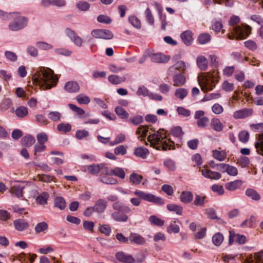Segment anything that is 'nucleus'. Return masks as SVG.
<instances>
[{
    "label": "nucleus",
    "instance_id": "obj_17",
    "mask_svg": "<svg viewBox=\"0 0 263 263\" xmlns=\"http://www.w3.org/2000/svg\"><path fill=\"white\" fill-rule=\"evenodd\" d=\"M242 184V181L240 180H235L225 184V187L227 190L234 191L240 187Z\"/></svg>",
    "mask_w": 263,
    "mask_h": 263
},
{
    "label": "nucleus",
    "instance_id": "obj_13",
    "mask_svg": "<svg viewBox=\"0 0 263 263\" xmlns=\"http://www.w3.org/2000/svg\"><path fill=\"white\" fill-rule=\"evenodd\" d=\"M112 208L116 211L122 212L124 213H128L132 211L129 206L125 205L120 201H116L112 203Z\"/></svg>",
    "mask_w": 263,
    "mask_h": 263
},
{
    "label": "nucleus",
    "instance_id": "obj_26",
    "mask_svg": "<svg viewBox=\"0 0 263 263\" xmlns=\"http://www.w3.org/2000/svg\"><path fill=\"white\" fill-rule=\"evenodd\" d=\"M24 187L21 185H13L10 190V192L12 194L15 195L17 197L20 198L23 195V190Z\"/></svg>",
    "mask_w": 263,
    "mask_h": 263
},
{
    "label": "nucleus",
    "instance_id": "obj_54",
    "mask_svg": "<svg viewBox=\"0 0 263 263\" xmlns=\"http://www.w3.org/2000/svg\"><path fill=\"white\" fill-rule=\"evenodd\" d=\"M16 12L7 13L0 9V17L4 20H10L15 16Z\"/></svg>",
    "mask_w": 263,
    "mask_h": 263
},
{
    "label": "nucleus",
    "instance_id": "obj_18",
    "mask_svg": "<svg viewBox=\"0 0 263 263\" xmlns=\"http://www.w3.org/2000/svg\"><path fill=\"white\" fill-rule=\"evenodd\" d=\"M15 229L18 231H23L28 229V223L23 219H17L14 221Z\"/></svg>",
    "mask_w": 263,
    "mask_h": 263
},
{
    "label": "nucleus",
    "instance_id": "obj_60",
    "mask_svg": "<svg viewBox=\"0 0 263 263\" xmlns=\"http://www.w3.org/2000/svg\"><path fill=\"white\" fill-rule=\"evenodd\" d=\"M209 123V119L206 117H202L201 119L197 120V125L200 128L205 127Z\"/></svg>",
    "mask_w": 263,
    "mask_h": 263
},
{
    "label": "nucleus",
    "instance_id": "obj_50",
    "mask_svg": "<svg viewBox=\"0 0 263 263\" xmlns=\"http://www.w3.org/2000/svg\"><path fill=\"white\" fill-rule=\"evenodd\" d=\"M37 143L45 144V143L48 141V137L45 133H40L36 135Z\"/></svg>",
    "mask_w": 263,
    "mask_h": 263
},
{
    "label": "nucleus",
    "instance_id": "obj_62",
    "mask_svg": "<svg viewBox=\"0 0 263 263\" xmlns=\"http://www.w3.org/2000/svg\"><path fill=\"white\" fill-rule=\"evenodd\" d=\"M252 263H263V252L255 253Z\"/></svg>",
    "mask_w": 263,
    "mask_h": 263
},
{
    "label": "nucleus",
    "instance_id": "obj_52",
    "mask_svg": "<svg viewBox=\"0 0 263 263\" xmlns=\"http://www.w3.org/2000/svg\"><path fill=\"white\" fill-rule=\"evenodd\" d=\"M149 220L152 224L157 226H162L164 223V220L154 215L151 216L149 218Z\"/></svg>",
    "mask_w": 263,
    "mask_h": 263
},
{
    "label": "nucleus",
    "instance_id": "obj_44",
    "mask_svg": "<svg viewBox=\"0 0 263 263\" xmlns=\"http://www.w3.org/2000/svg\"><path fill=\"white\" fill-rule=\"evenodd\" d=\"M111 176L114 175L119 177L121 179H124L125 178V173L123 168L120 167H115L113 169H111Z\"/></svg>",
    "mask_w": 263,
    "mask_h": 263
},
{
    "label": "nucleus",
    "instance_id": "obj_35",
    "mask_svg": "<svg viewBox=\"0 0 263 263\" xmlns=\"http://www.w3.org/2000/svg\"><path fill=\"white\" fill-rule=\"evenodd\" d=\"M62 114L58 111H49L48 114V118L53 122H58L61 120Z\"/></svg>",
    "mask_w": 263,
    "mask_h": 263
},
{
    "label": "nucleus",
    "instance_id": "obj_63",
    "mask_svg": "<svg viewBox=\"0 0 263 263\" xmlns=\"http://www.w3.org/2000/svg\"><path fill=\"white\" fill-rule=\"evenodd\" d=\"M77 101L80 104H88L90 100L86 96L83 95H80L77 97Z\"/></svg>",
    "mask_w": 263,
    "mask_h": 263
},
{
    "label": "nucleus",
    "instance_id": "obj_19",
    "mask_svg": "<svg viewBox=\"0 0 263 263\" xmlns=\"http://www.w3.org/2000/svg\"><path fill=\"white\" fill-rule=\"evenodd\" d=\"M180 201L185 203H190L193 199V195L190 191H183L180 196Z\"/></svg>",
    "mask_w": 263,
    "mask_h": 263
},
{
    "label": "nucleus",
    "instance_id": "obj_42",
    "mask_svg": "<svg viewBox=\"0 0 263 263\" xmlns=\"http://www.w3.org/2000/svg\"><path fill=\"white\" fill-rule=\"evenodd\" d=\"M37 178L41 181L44 182L46 183H50L52 181H55L54 180V177L52 176L49 175H45V174H42V175H37L36 176Z\"/></svg>",
    "mask_w": 263,
    "mask_h": 263
},
{
    "label": "nucleus",
    "instance_id": "obj_53",
    "mask_svg": "<svg viewBox=\"0 0 263 263\" xmlns=\"http://www.w3.org/2000/svg\"><path fill=\"white\" fill-rule=\"evenodd\" d=\"M179 231V226L176 223L175 221L172 222L167 228V231L169 233H177Z\"/></svg>",
    "mask_w": 263,
    "mask_h": 263
},
{
    "label": "nucleus",
    "instance_id": "obj_25",
    "mask_svg": "<svg viewBox=\"0 0 263 263\" xmlns=\"http://www.w3.org/2000/svg\"><path fill=\"white\" fill-rule=\"evenodd\" d=\"M186 79L184 76L181 74H175L173 77L174 86H181L184 84Z\"/></svg>",
    "mask_w": 263,
    "mask_h": 263
},
{
    "label": "nucleus",
    "instance_id": "obj_41",
    "mask_svg": "<svg viewBox=\"0 0 263 263\" xmlns=\"http://www.w3.org/2000/svg\"><path fill=\"white\" fill-rule=\"evenodd\" d=\"M54 206L62 210L65 208L66 203L63 198L61 197H57L54 201Z\"/></svg>",
    "mask_w": 263,
    "mask_h": 263
},
{
    "label": "nucleus",
    "instance_id": "obj_3",
    "mask_svg": "<svg viewBox=\"0 0 263 263\" xmlns=\"http://www.w3.org/2000/svg\"><path fill=\"white\" fill-rule=\"evenodd\" d=\"M240 22V18L236 15L232 16L229 21V25L233 27L232 29V34H228V37L232 40L236 36V39L237 40H243L248 36L251 33V28L247 25H242L241 26H236Z\"/></svg>",
    "mask_w": 263,
    "mask_h": 263
},
{
    "label": "nucleus",
    "instance_id": "obj_49",
    "mask_svg": "<svg viewBox=\"0 0 263 263\" xmlns=\"http://www.w3.org/2000/svg\"><path fill=\"white\" fill-rule=\"evenodd\" d=\"M142 179V176L137 173H132L129 177V180L134 184H139Z\"/></svg>",
    "mask_w": 263,
    "mask_h": 263
},
{
    "label": "nucleus",
    "instance_id": "obj_24",
    "mask_svg": "<svg viewBox=\"0 0 263 263\" xmlns=\"http://www.w3.org/2000/svg\"><path fill=\"white\" fill-rule=\"evenodd\" d=\"M257 153L263 156V134L258 135L257 141L255 143Z\"/></svg>",
    "mask_w": 263,
    "mask_h": 263
},
{
    "label": "nucleus",
    "instance_id": "obj_12",
    "mask_svg": "<svg viewBox=\"0 0 263 263\" xmlns=\"http://www.w3.org/2000/svg\"><path fill=\"white\" fill-rule=\"evenodd\" d=\"M107 206V202L103 199H98L93 206L95 212L98 213H103Z\"/></svg>",
    "mask_w": 263,
    "mask_h": 263
},
{
    "label": "nucleus",
    "instance_id": "obj_11",
    "mask_svg": "<svg viewBox=\"0 0 263 263\" xmlns=\"http://www.w3.org/2000/svg\"><path fill=\"white\" fill-rule=\"evenodd\" d=\"M116 257L119 261L125 263H133L135 262V259L130 255L123 252H117L116 254Z\"/></svg>",
    "mask_w": 263,
    "mask_h": 263
},
{
    "label": "nucleus",
    "instance_id": "obj_55",
    "mask_svg": "<svg viewBox=\"0 0 263 263\" xmlns=\"http://www.w3.org/2000/svg\"><path fill=\"white\" fill-rule=\"evenodd\" d=\"M71 128V125L68 123H62L57 125V129L64 133L69 132Z\"/></svg>",
    "mask_w": 263,
    "mask_h": 263
},
{
    "label": "nucleus",
    "instance_id": "obj_15",
    "mask_svg": "<svg viewBox=\"0 0 263 263\" xmlns=\"http://www.w3.org/2000/svg\"><path fill=\"white\" fill-rule=\"evenodd\" d=\"M129 239L131 243L138 245H143L146 242L145 239L144 237L136 233H132L129 236Z\"/></svg>",
    "mask_w": 263,
    "mask_h": 263
},
{
    "label": "nucleus",
    "instance_id": "obj_47",
    "mask_svg": "<svg viewBox=\"0 0 263 263\" xmlns=\"http://www.w3.org/2000/svg\"><path fill=\"white\" fill-rule=\"evenodd\" d=\"M116 113L122 119H127L129 115L122 107L118 106L115 108Z\"/></svg>",
    "mask_w": 263,
    "mask_h": 263
},
{
    "label": "nucleus",
    "instance_id": "obj_9",
    "mask_svg": "<svg viewBox=\"0 0 263 263\" xmlns=\"http://www.w3.org/2000/svg\"><path fill=\"white\" fill-rule=\"evenodd\" d=\"M202 175L205 178L214 180H218L221 178V174L217 172L212 171L208 168V166H204L201 170Z\"/></svg>",
    "mask_w": 263,
    "mask_h": 263
},
{
    "label": "nucleus",
    "instance_id": "obj_64",
    "mask_svg": "<svg viewBox=\"0 0 263 263\" xmlns=\"http://www.w3.org/2000/svg\"><path fill=\"white\" fill-rule=\"evenodd\" d=\"M126 148L123 145H119L114 149V154L116 155H124L126 154Z\"/></svg>",
    "mask_w": 263,
    "mask_h": 263
},
{
    "label": "nucleus",
    "instance_id": "obj_31",
    "mask_svg": "<svg viewBox=\"0 0 263 263\" xmlns=\"http://www.w3.org/2000/svg\"><path fill=\"white\" fill-rule=\"evenodd\" d=\"M206 198V197L205 196L196 195L193 204L196 206L203 207L205 204Z\"/></svg>",
    "mask_w": 263,
    "mask_h": 263
},
{
    "label": "nucleus",
    "instance_id": "obj_22",
    "mask_svg": "<svg viewBox=\"0 0 263 263\" xmlns=\"http://www.w3.org/2000/svg\"><path fill=\"white\" fill-rule=\"evenodd\" d=\"M197 64L198 67L201 70H205L208 66V62L206 58L203 56L200 55L197 58L196 60Z\"/></svg>",
    "mask_w": 263,
    "mask_h": 263
},
{
    "label": "nucleus",
    "instance_id": "obj_37",
    "mask_svg": "<svg viewBox=\"0 0 263 263\" xmlns=\"http://www.w3.org/2000/svg\"><path fill=\"white\" fill-rule=\"evenodd\" d=\"M28 109L26 107L21 106L16 108L15 113L18 118H24L28 114Z\"/></svg>",
    "mask_w": 263,
    "mask_h": 263
},
{
    "label": "nucleus",
    "instance_id": "obj_39",
    "mask_svg": "<svg viewBox=\"0 0 263 263\" xmlns=\"http://www.w3.org/2000/svg\"><path fill=\"white\" fill-rule=\"evenodd\" d=\"M187 94V90L183 88H178L175 91V96L180 100H183L186 97Z\"/></svg>",
    "mask_w": 263,
    "mask_h": 263
},
{
    "label": "nucleus",
    "instance_id": "obj_40",
    "mask_svg": "<svg viewBox=\"0 0 263 263\" xmlns=\"http://www.w3.org/2000/svg\"><path fill=\"white\" fill-rule=\"evenodd\" d=\"M48 229V224L45 222L38 223L34 228L36 233L39 234L41 232H44Z\"/></svg>",
    "mask_w": 263,
    "mask_h": 263
},
{
    "label": "nucleus",
    "instance_id": "obj_38",
    "mask_svg": "<svg viewBox=\"0 0 263 263\" xmlns=\"http://www.w3.org/2000/svg\"><path fill=\"white\" fill-rule=\"evenodd\" d=\"M48 197L49 195L47 193L43 192L36 197V201L37 203L41 205H45L47 202Z\"/></svg>",
    "mask_w": 263,
    "mask_h": 263
},
{
    "label": "nucleus",
    "instance_id": "obj_28",
    "mask_svg": "<svg viewBox=\"0 0 263 263\" xmlns=\"http://www.w3.org/2000/svg\"><path fill=\"white\" fill-rule=\"evenodd\" d=\"M211 125L216 132H221L223 129V124L217 118H213L211 120Z\"/></svg>",
    "mask_w": 263,
    "mask_h": 263
},
{
    "label": "nucleus",
    "instance_id": "obj_5",
    "mask_svg": "<svg viewBox=\"0 0 263 263\" xmlns=\"http://www.w3.org/2000/svg\"><path fill=\"white\" fill-rule=\"evenodd\" d=\"M12 19L13 21L9 25V28L11 31H18L27 25L28 18L16 12V15Z\"/></svg>",
    "mask_w": 263,
    "mask_h": 263
},
{
    "label": "nucleus",
    "instance_id": "obj_21",
    "mask_svg": "<svg viewBox=\"0 0 263 263\" xmlns=\"http://www.w3.org/2000/svg\"><path fill=\"white\" fill-rule=\"evenodd\" d=\"M134 154L138 157L145 159L149 154V151L147 148L143 147H138L135 149Z\"/></svg>",
    "mask_w": 263,
    "mask_h": 263
},
{
    "label": "nucleus",
    "instance_id": "obj_30",
    "mask_svg": "<svg viewBox=\"0 0 263 263\" xmlns=\"http://www.w3.org/2000/svg\"><path fill=\"white\" fill-rule=\"evenodd\" d=\"M213 156L215 159L219 161H222L226 158L227 154L224 151L214 150L213 151Z\"/></svg>",
    "mask_w": 263,
    "mask_h": 263
},
{
    "label": "nucleus",
    "instance_id": "obj_2",
    "mask_svg": "<svg viewBox=\"0 0 263 263\" xmlns=\"http://www.w3.org/2000/svg\"><path fill=\"white\" fill-rule=\"evenodd\" d=\"M34 83L39 85L43 90L50 89L56 86L58 79L52 70L41 67L32 76Z\"/></svg>",
    "mask_w": 263,
    "mask_h": 263
},
{
    "label": "nucleus",
    "instance_id": "obj_10",
    "mask_svg": "<svg viewBox=\"0 0 263 263\" xmlns=\"http://www.w3.org/2000/svg\"><path fill=\"white\" fill-rule=\"evenodd\" d=\"M253 110L251 108H243L235 111L233 113V117L236 119H242L251 116Z\"/></svg>",
    "mask_w": 263,
    "mask_h": 263
},
{
    "label": "nucleus",
    "instance_id": "obj_4",
    "mask_svg": "<svg viewBox=\"0 0 263 263\" xmlns=\"http://www.w3.org/2000/svg\"><path fill=\"white\" fill-rule=\"evenodd\" d=\"M198 81L201 90L206 92L213 90L218 80L216 73L213 71L202 73L198 77Z\"/></svg>",
    "mask_w": 263,
    "mask_h": 263
},
{
    "label": "nucleus",
    "instance_id": "obj_51",
    "mask_svg": "<svg viewBox=\"0 0 263 263\" xmlns=\"http://www.w3.org/2000/svg\"><path fill=\"white\" fill-rule=\"evenodd\" d=\"M35 118L36 122L42 125H46L49 123L46 117L42 114L36 115Z\"/></svg>",
    "mask_w": 263,
    "mask_h": 263
},
{
    "label": "nucleus",
    "instance_id": "obj_56",
    "mask_svg": "<svg viewBox=\"0 0 263 263\" xmlns=\"http://www.w3.org/2000/svg\"><path fill=\"white\" fill-rule=\"evenodd\" d=\"M125 140V135L123 134H120L116 136L114 141L110 142L109 144L113 146L124 142Z\"/></svg>",
    "mask_w": 263,
    "mask_h": 263
},
{
    "label": "nucleus",
    "instance_id": "obj_6",
    "mask_svg": "<svg viewBox=\"0 0 263 263\" xmlns=\"http://www.w3.org/2000/svg\"><path fill=\"white\" fill-rule=\"evenodd\" d=\"M134 194L141 199L154 203L157 205H162L164 203V200L161 198L150 193L137 190L134 192Z\"/></svg>",
    "mask_w": 263,
    "mask_h": 263
},
{
    "label": "nucleus",
    "instance_id": "obj_57",
    "mask_svg": "<svg viewBox=\"0 0 263 263\" xmlns=\"http://www.w3.org/2000/svg\"><path fill=\"white\" fill-rule=\"evenodd\" d=\"M77 8L80 11H86L90 8V4L84 1H81L76 5Z\"/></svg>",
    "mask_w": 263,
    "mask_h": 263
},
{
    "label": "nucleus",
    "instance_id": "obj_29",
    "mask_svg": "<svg viewBox=\"0 0 263 263\" xmlns=\"http://www.w3.org/2000/svg\"><path fill=\"white\" fill-rule=\"evenodd\" d=\"M167 209L169 211L175 212L178 215L182 214L183 208L179 205L169 204L167 205Z\"/></svg>",
    "mask_w": 263,
    "mask_h": 263
},
{
    "label": "nucleus",
    "instance_id": "obj_16",
    "mask_svg": "<svg viewBox=\"0 0 263 263\" xmlns=\"http://www.w3.org/2000/svg\"><path fill=\"white\" fill-rule=\"evenodd\" d=\"M64 89L68 92L73 93L78 91L80 87L79 84L76 82L69 81L65 84Z\"/></svg>",
    "mask_w": 263,
    "mask_h": 263
},
{
    "label": "nucleus",
    "instance_id": "obj_48",
    "mask_svg": "<svg viewBox=\"0 0 263 263\" xmlns=\"http://www.w3.org/2000/svg\"><path fill=\"white\" fill-rule=\"evenodd\" d=\"M46 146L45 144L36 143L33 147L34 155L36 157L39 156V154L45 151Z\"/></svg>",
    "mask_w": 263,
    "mask_h": 263
},
{
    "label": "nucleus",
    "instance_id": "obj_8",
    "mask_svg": "<svg viewBox=\"0 0 263 263\" xmlns=\"http://www.w3.org/2000/svg\"><path fill=\"white\" fill-rule=\"evenodd\" d=\"M150 59L151 61L156 63H165L170 59V57L162 53H153L151 51Z\"/></svg>",
    "mask_w": 263,
    "mask_h": 263
},
{
    "label": "nucleus",
    "instance_id": "obj_34",
    "mask_svg": "<svg viewBox=\"0 0 263 263\" xmlns=\"http://www.w3.org/2000/svg\"><path fill=\"white\" fill-rule=\"evenodd\" d=\"M100 180L103 183L107 184H116L118 181L116 179L110 176H101L100 177Z\"/></svg>",
    "mask_w": 263,
    "mask_h": 263
},
{
    "label": "nucleus",
    "instance_id": "obj_23",
    "mask_svg": "<svg viewBox=\"0 0 263 263\" xmlns=\"http://www.w3.org/2000/svg\"><path fill=\"white\" fill-rule=\"evenodd\" d=\"M111 217L114 220L119 222H126L128 218L126 215L118 211L112 212L111 213Z\"/></svg>",
    "mask_w": 263,
    "mask_h": 263
},
{
    "label": "nucleus",
    "instance_id": "obj_14",
    "mask_svg": "<svg viewBox=\"0 0 263 263\" xmlns=\"http://www.w3.org/2000/svg\"><path fill=\"white\" fill-rule=\"evenodd\" d=\"M180 37L186 45H190L193 41V33L190 30H186L180 34Z\"/></svg>",
    "mask_w": 263,
    "mask_h": 263
},
{
    "label": "nucleus",
    "instance_id": "obj_36",
    "mask_svg": "<svg viewBox=\"0 0 263 263\" xmlns=\"http://www.w3.org/2000/svg\"><path fill=\"white\" fill-rule=\"evenodd\" d=\"M101 166H103V164L90 165L88 166L87 170L90 174L96 175L100 172Z\"/></svg>",
    "mask_w": 263,
    "mask_h": 263
},
{
    "label": "nucleus",
    "instance_id": "obj_7",
    "mask_svg": "<svg viewBox=\"0 0 263 263\" xmlns=\"http://www.w3.org/2000/svg\"><path fill=\"white\" fill-rule=\"evenodd\" d=\"M91 34L95 38L105 40H110L114 36L112 33L110 31L106 29L93 30L91 32Z\"/></svg>",
    "mask_w": 263,
    "mask_h": 263
},
{
    "label": "nucleus",
    "instance_id": "obj_32",
    "mask_svg": "<svg viewBox=\"0 0 263 263\" xmlns=\"http://www.w3.org/2000/svg\"><path fill=\"white\" fill-rule=\"evenodd\" d=\"M108 80L110 83L112 84L117 85L119 83L125 82L124 77H120L117 75H111L108 77Z\"/></svg>",
    "mask_w": 263,
    "mask_h": 263
},
{
    "label": "nucleus",
    "instance_id": "obj_27",
    "mask_svg": "<svg viewBox=\"0 0 263 263\" xmlns=\"http://www.w3.org/2000/svg\"><path fill=\"white\" fill-rule=\"evenodd\" d=\"M246 195L255 201H258L260 199V195L253 189H247L246 191Z\"/></svg>",
    "mask_w": 263,
    "mask_h": 263
},
{
    "label": "nucleus",
    "instance_id": "obj_33",
    "mask_svg": "<svg viewBox=\"0 0 263 263\" xmlns=\"http://www.w3.org/2000/svg\"><path fill=\"white\" fill-rule=\"evenodd\" d=\"M224 237L223 235L218 232L215 234L212 237V242L216 246H219L223 241Z\"/></svg>",
    "mask_w": 263,
    "mask_h": 263
},
{
    "label": "nucleus",
    "instance_id": "obj_58",
    "mask_svg": "<svg viewBox=\"0 0 263 263\" xmlns=\"http://www.w3.org/2000/svg\"><path fill=\"white\" fill-rule=\"evenodd\" d=\"M239 140L242 143H247L249 139V134L246 130L241 132L238 135Z\"/></svg>",
    "mask_w": 263,
    "mask_h": 263
},
{
    "label": "nucleus",
    "instance_id": "obj_59",
    "mask_svg": "<svg viewBox=\"0 0 263 263\" xmlns=\"http://www.w3.org/2000/svg\"><path fill=\"white\" fill-rule=\"evenodd\" d=\"M146 20L150 25H153L154 23V18L151 10L149 8H146L144 12Z\"/></svg>",
    "mask_w": 263,
    "mask_h": 263
},
{
    "label": "nucleus",
    "instance_id": "obj_1",
    "mask_svg": "<svg viewBox=\"0 0 263 263\" xmlns=\"http://www.w3.org/2000/svg\"><path fill=\"white\" fill-rule=\"evenodd\" d=\"M154 133H152L148 129L147 126L141 125L137 129L136 133L139 135V137L145 138L148 134V141L150 145L157 149L165 151L171 146L168 143H173L171 139H168L167 142L165 132L163 129H159L157 132L154 130Z\"/></svg>",
    "mask_w": 263,
    "mask_h": 263
},
{
    "label": "nucleus",
    "instance_id": "obj_61",
    "mask_svg": "<svg viewBox=\"0 0 263 263\" xmlns=\"http://www.w3.org/2000/svg\"><path fill=\"white\" fill-rule=\"evenodd\" d=\"M36 45L39 49L44 50H49L53 48L51 45L44 42H37Z\"/></svg>",
    "mask_w": 263,
    "mask_h": 263
},
{
    "label": "nucleus",
    "instance_id": "obj_43",
    "mask_svg": "<svg viewBox=\"0 0 263 263\" xmlns=\"http://www.w3.org/2000/svg\"><path fill=\"white\" fill-rule=\"evenodd\" d=\"M211 35L208 33L200 34L198 37V41L200 44H205L211 40Z\"/></svg>",
    "mask_w": 263,
    "mask_h": 263
},
{
    "label": "nucleus",
    "instance_id": "obj_45",
    "mask_svg": "<svg viewBox=\"0 0 263 263\" xmlns=\"http://www.w3.org/2000/svg\"><path fill=\"white\" fill-rule=\"evenodd\" d=\"M22 143L24 145L27 146H30L34 143L35 139L33 136L28 135L23 137V138L22 139Z\"/></svg>",
    "mask_w": 263,
    "mask_h": 263
},
{
    "label": "nucleus",
    "instance_id": "obj_20",
    "mask_svg": "<svg viewBox=\"0 0 263 263\" xmlns=\"http://www.w3.org/2000/svg\"><path fill=\"white\" fill-rule=\"evenodd\" d=\"M186 69V65L184 62L179 61L177 62L174 65L171 66L168 69L169 72H172L174 70H178L180 72H183Z\"/></svg>",
    "mask_w": 263,
    "mask_h": 263
},
{
    "label": "nucleus",
    "instance_id": "obj_46",
    "mask_svg": "<svg viewBox=\"0 0 263 263\" xmlns=\"http://www.w3.org/2000/svg\"><path fill=\"white\" fill-rule=\"evenodd\" d=\"M250 163L249 159L245 156H240L237 160L236 163L242 168L246 167Z\"/></svg>",
    "mask_w": 263,
    "mask_h": 263
}]
</instances>
